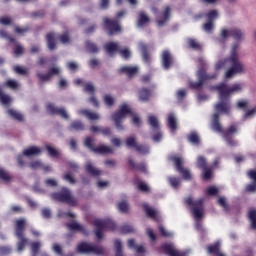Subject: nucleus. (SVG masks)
<instances>
[{"mask_svg":"<svg viewBox=\"0 0 256 256\" xmlns=\"http://www.w3.org/2000/svg\"><path fill=\"white\" fill-rule=\"evenodd\" d=\"M214 89L218 91L219 102L214 105L216 113L213 114L211 127L216 133H221L228 147H235L237 142L233 137L238 133L239 128H237V125L231 124L226 129H223V125L219 122V115H229L231 113V94L241 91L242 86L241 84H234L229 87L225 83H220L214 86Z\"/></svg>","mask_w":256,"mask_h":256,"instance_id":"1","label":"nucleus"},{"mask_svg":"<svg viewBox=\"0 0 256 256\" xmlns=\"http://www.w3.org/2000/svg\"><path fill=\"white\" fill-rule=\"evenodd\" d=\"M230 65V68L226 71V79H231L234 75L243 73V64L239 61V55L237 54V46H234L230 57L224 61H220L216 64V69H222L223 66Z\"/></svg>","mask_w":256,"mask_h":256,"instance_id":"2","label":"nucleus"},{"mask_svg":"<svg viewBox=\"0 0 256 256\" xmlns=\"http://www.w3.org/2000/svg\"><path fill=\"white\" fill-rule=\"evenodd\" d=\"M185 205L189 207L196 222V229L201 230L203 225L201 224V219L205 216V198L193 199V197L188 196L184 199Z\"/></svg>","mask_w":256,"mask_h":256,"instance_id":"3","label":"nucleus"},{"mask_svg":"<svg viewBox=\"0 0 256 256\" xmlns=\"http://www.w3.org/2000/svg\"><path fill=\"white\" fill-rule=\"evenodd\" d=\"M26 228H27V220H25V218H20L15 221V235L18 239L17 250L19 252L23 251L29 243V239L25 237Z\"/></svg>","mask_w":256,"mask_h":256,"instance_id":"4","label":"nucleus"},{"mask_svg":"<svg viewBox=\"0 0 256 256\" xmlns=\"http://www.w3.org/2000/svg\"><path fill=\"white\" fill-rule=\"evenodd\" d=\"M50 197L53 201H58V203H66L70 207H77V198L73 196V193L67 187H62L59 192H53Z\"/></svg>","mask_w":256,"mask_h":256,"instance_id":"5","label":"nucleus"},{"mask_svg":"<svg viewBox=\"0 0 256 256\" xmlns=\"http://www.w3.org/2000/svg\"><path fill=\"white\" fill-rule=\"evenodd\" d=\"M127 115H133L131 108L127 104L120 105L118 111L112 114V121H114L118 131H123V121Z\"/></svg>","mask_w":256,"mask_h":256,"instance_id":"6","label":"nucleus"},{"mask_svg":"<svg viewBox=\"0 0 256 256\" xmlns=\"http://www.w3.org/2000/svg\"><path fill=\"white\" fill-rule=\"evenodd\" d=\"M93 225L95 227V235L97 239H103V231H115L117 229V224L113 222V220H101V219H95L93 221Z\"/></svg>","mask_w":256,"mask_h":256,"instance_id":"7","label":"nucleus"},{"mask_svg":"<svg viewBox=\"0 0 256 256\" xmlns=\"http://www.w3.org/2000/svg\"><path fill=\"white\" fill-rule=\"evenodd\" d=\"M169 161H172V163H174V167L176 171L180 173V175L185 181H191V171L183 167V163H184L183 157L172 155L169 157Z\"/></svg>","mask_w":256,"mask_h":256,"instance_id":"8","label":"nucleus"},{"mask_svg":"<svg viewBox=\"0 0 256 256\" xmlns=\"http://www.w3.org/2000/svg\"><path fill=\"white\" fill-rule=\"evenodd\" d=\"M77 253H82L84 255H89V253H93L94 255H103L105 253V249L102 246H97L93 244H89L87 242H81L78 244Z\"/></svg>","mask_w":256,"mask_h":256,"instance_id":"9","label":"nucleus"},{"mask_svg":"<svg viewBox=\"0 0 256 256\" xmlns=\"http://www.w3.org/2000/svg\"><path fill=\"white\" fill-rule=\"evenodd\" d=\"M84 145L93 153H98L99 155H107L109 153H113V149L109 146L100 145L95 147V139L92 137H86L84 140Z\"/></svg>","mask_w":256,"mask_h":256,"instance_id":"10","label":"nucleus"},{"mask_svg":"<svg viewBox=\"0 0 256 256\" xmlns=\"http://www.w3.org/2000/svg\"><path fill=\"white\" fill-rule=\"evenodd\" d=\"M198 82H189L190 89H194L196 91H199L200 89H203V85H205V82L208 81V79H216L217 75L209 76L205 72V69L201 68L198 73Z\"/></svg>","mask_w":256,"mask_h":256,"instance_id":"11","label":"nucleus"},{"mask_svg":"<svg viewBox=\"0 0 256 256\" xmlns=\"http://www.w3.org/2000/svg\"><path fill=\"white\" fill-rule=\"evenodd\" d=\"M125 143L128 149H135L140 155L149 154V147L145 144L137 143V138L135 136L127 137Z\"/></svg>","mask_w":256,"mask_h":256,"instance_id":"12","label":"nucleus"},{"mask_svg":"<svg viewBox=\"0 0 256 256\" xmlns=\"http://www.w3.org/2000/svg\"><path fill=\"white\" fill-rule=\"evenodd\" d=\"M104 29L108 35L113 36L117 35V33H121V25H119L118 20H113L111 18L105 17L103 19Z\"/></svg>","mask_w":256,"mask_h":256,"instance_id":"13","label":"nucleus"},{"mask_svg":"<svg viewBox=\"0 0 256 256\" xmlns=\"http://www.w3.org/2000/svg\"><path fill=\"white\" fill-rule=\"evenodd\" d=\"M0 37H2V39H7L10 43H14L13 53L15 57H21V55L25 53V48L18 42H15V38L9 35L7 31L0 30Z\"/></svg>","mask_w":256,"mask_h":256,"instance_id":"14","label":"nucleus"},{"mask_svg":"<svg viewBox=\"0 0 256 256\" xmlns=\"http://www.w3.org/2000/svg\"><path fill=\"white\" fill-rule=\"evenodd\" d=\"M46 110L50 115H59L62 119H69V114H67L65 108H57L53 103H48Z\"/></svg>","mask_w":256,"mask_h":256,"instance_id":"15","label":"nucleus"},{"mask_svg":"<svg viewBox=\"0 0 256 256\" xmlns=\"http://www.w3.org/2000/svg\"><path fill=\"white\" fill-rule=\"evenodd\" d=\"M61 73V70L58 67H51L48 70L47 74H43L41 72H38L36 74V77L39 79L41 83H45V81H50L53 76L59 75Z\"/></svg>","mask_w":256,"mask_h":256,"instance_id":"16","label":"nucleus"},{"mask_svg":"<svg viewBox=\"0 0 256 256\" xmlns=\"http://www.w3.org/2000/svg\"><path fill=\"white\" fill-rule=\"evenodd\" d=\"M161 249L168 256H187V253L177 250L173 244H162Z\"/></svg>","mask_w":256,"mask_h":256,"instance_id":"17","label":"nucleus"},{"mask_svg":"<svg viewBox=\"0 0 256 256\" xmlns=\"http://www.w3.org/2000/svg\"><path fill=\"white\" fill-rule=\"evenodd\" d=\"M229 36L233 37V39H235L236 41H241L243 39V31L237 28H233L231 30H222L221 37H223V39H227V37Z\"/></svg>","mask_w":256,"mask_h":256,"instance_id":"18","label":"nucleus"},{"mask_svg":"<svg viewBox=\"0 0 256 256\" xmlns=\"http://www.w3.org/2000/svg\"><path fill=\"white\" fill-rule=\"evenodd\" d=\"M162 67L165 69H171V65H173V55L169 50H164L162 52Z\"/></svg>","mask_w":256,"mask_h":256,"instance_id":"19","label":"nucleus"},{"mask_svg":"<svg viewBox=\"0 0 256 256\" xmlns=\"http://www.w3.org/2000/svg\"><path fill=\"white\" fill-rule=\"evenodd\" d=\"M119 75H127V77H135L137 73H139V68L137 66H122L118 69Z\"/></svg>","mask_w":256,"mask_h":256,"instance_id":"20","label":"nucleus"},{"mask_svg":"<svg viewBox=\"0 0 256 256\" xmlns=\"http://www.w3.org/2000/svg\"><path fill=\"white\" fill-rule=\"evenodd\" d=\"M151 97H153V92L150 89L143 87L138 90V98L142 103H147Z\"/></svg>","mask_w":256,"mask_h":256,"instance_id":"21","label":"nucleus"},{"mask_svg":"<svg viewBox=\"0 0 256 256\" xmlns=\"http://www.w3.org/2000/svg\"><path fill=\"white\" fill-rule=\"evenodd\" d=\"M127 163L130 166V169L140 171L141 173H147V165L144 162L137 164L133 158H128Z\"/></svg>","mask_w":256,"mask_h":256,"instance_id":"22","label":"nucleus"},{"mask_svg":"<svg viewBox=\"0 0 256 256\" xmlns=\"http://www.w3.org/2000/svg\"><path fill=\"white\" fill-rule=\"evenodd\" d=\"M57 36L54 32L46 34V43L49 51H55L57 49Z\"/></svg>","mask_w":256,"mask_h":256,"instance_id":"23","label":"nucleus"},{"mask_svg":"<svg viewBox=\"0 0 256 256\" xmlns=\"http://www.w3.org/2000/svg\"><path fill=\"white\" fill-rule=\"evenodd\" d=\"M169 17H171V7L167 6L157 20L158 27H163L169 21Z\"/></svg>","mask_w":256,"mask_h":256,"instance_id":"24","label":"nucleus"},{"mask_svg":"<svg viewBox=\"0 0 256 256\" xmlns=\"http://www.w3.org/2000/svg\"><path fill=\"white\" fill-rule=\"evenodd\" d=\"M248 177L253 181V183L246 185V191H248V193H255V191H256V171L255 170L248 171Z\"/></svg>","mask_w":256,"mask_h":256,"instance_id":"25","label":"nucleus"},{"mask_svg":"<svg viewBox=\"0 0 256 256\" xmlns=\"http://www.w3.org/2000/svg\"><path fill=\"white\" fill-rule=\"evenodd\" d=\"M104 50L110 57H113V55L119 51V44L116 42H107L104 45Z\"/></svg>","mask_w":256,"mask_h":256,"instance_id":"26","label":"nucleus"},{"mask_svg":"<svg viewBox=\"0 0 256 256\" xmlns=\"http://www.w3.org/2000/svg\"><path fill=\"white\" fill-rule=\"evenodd\" d=\"M207 251L210 255L225 256V254L221 252V244H219V242L207 246Z\"/></svg>","mask_w":256,"mask_h":256,"instance_id":"27","label":"nucleus"},{"mask_svg":"<svg viewBox=\"0 0 256 256\" xmlns=\"http://www.w3.org/2000/svg\"><path fill=\"white\" fill-rule=\"evenodd\" d=\"M139 49L141 50L144 63H151V55H149V48L147 47V44L141 42L139 44Z\"/></svg>","mask_w":256,"mask_h":256,"instance_id":"28","label":"nucleus"},{"mask_svg":"<svg viewBox=\"0 0 256 256\" xmlns=\"http://www.w3.org/2000/svg\"><path fill=\"white\" fill-rule=\"evenodd\" d=\"M78 115H83L84 117H86V119H89L90 121H97V119H99V114L91 112L87 109L78 110Z\"/></svg>","mask_w":256,"mask_h":256,"instance_id":"29","label":"nucleus"},{"mask_svg":"<svg viewBox=\"0 0 256 256\" xmlns=\"http://www.w3.org/2000/svg\"><path fill=\"white\" fill-rule=\"evenodd\" d=\"M69 131H84L85 124L81 120H74L68 127Z\"/></svg>","mask_w":256,"mask_h":256,"instance_id":"30","label":"nucleus"},{"mask_svg":"<svg viewBox=\"0 0 256 256\" xmlns=\"http://www.w3.org/2000/svg\"><path fill=\"white\" fill-rule=\"evenodd\" d=\"M23 155H25V157H33L35 155H41V148L36 146H30L23 151Z\"/></svg>","mask_w":256,"mask_h":256,"instance_id":"31","label":"nucleus"},{"mask_svg":"<svg viewBox=\"0 0 256 256\" xmlns=\"http://www.w3.org/2000/svg\"><path fill=\"white\" fill-rule=\"evenodd\" d=\"M85 169H86V173H88L89 175H92V177H99L103 173V171L95 168L91 163H87L85 166Z\"/></svg>","mask_w":256,"mask_h":256,"instance_id":"32","label":"nucleus"},{"mask_svg":"<svg viewBox=\"0 0 256 256\" xmlns=\"http://www.w3.org/2000/svg\"><path fill=\"white\" fill-rule=\"evenodd\" d=\"M148 124L150 125L151 129H153V131L161 130V126L159 125V119H157V117L154 115L148 116Z\"/></svg>","mask_w":256,"mask_h":256,"instance_id":"33","label":"nucleus"},{"mask_svg":"<svg viewBox=\"0 0 256 256\" xmlns=\"http://www.w3.org/2000/svg\"><path fill=\"white\" fill-rule=\"evenodd\" d=\"M167 125L170 131H177V118H175V114L171 113L168 115Z\"/></svg>","mask_w":256,"mask_h":256,"instance_id":"34","label":"nucleus"},{"mask_svg":"<svg viewBox=\"0 0 256 256\" xmlns=\"http://www.w3.org/2000/svg\"><path fill=\"white\" fill-rule=\"evenodd\" d=\"M66 227L69 231H80L81 233H85V227L77 222L68 223L66 224Z\"/></svg>","mask_w":256,"mask_h":256,"instance_id":"35","label":"nucleus"},{"mask_svg":"<svg viewBox=\"0 0 256 256\" xmlns=\"http://www.w3.org/2000/svg\"><path fill=\"white\" fill-rule=\"evenodd\" d=\"M143 209L150 219H157V211L150 207L148 204H143Z\"/></svg>","mask_w":256,"mask_h":256,"instance_id":"36","label":"nucleus"},{"mask_svg":"<svg viewBox=\"0 0 256 256\" xmlns=\"http://www.w3.org/2000/svg\"><path fill=\"white\" fill-rule=\"evenodd\" d=\"M149 21V16L145 12L139 13V18L137 22L138 27H145V25H147Z\"/></svg>","mask_w":256,"mask_h":256,"instance_id":"37","label":"nucleus"},{"mask_svg":"<svg viewBox=\"0 0 256 256\" xmlns=\"http://www.w3.org/2000/svg\"><path fill=\"white\" fill-rule=\"evenodd\" d=\"M187 139L189 143H192V145H200L201 139L199 138V134L197 132H191L188 136Z\"/></svg>","mask_w":256,"mask_h":256,"instance_id":"38","label":"nucleus"},{"mask_svg":"<svg viewBox=\"0 0 256 256\" xmlns=\"http://www.w3.org/2000/svg\"><path fill=\"white\" fill-rule=\"evenodd\" d=\"M187 43L188 47H190V49H193L194 51H201L202 49L201 44L193 38H189L187 40Z\"/></svg>","mask_w":256,"mask_h":256,"instance_id":"39","label":"nucleus"},{"mask_svg":"<svg viewBox=\"0 0 256 256\" xmlns=\"http://www.w3.org/2000/svg\"><path fill=\"white\" fill-rule=\"evenodd\" d=\"M3 86L7 87L8 89H12L13 91H17V89H19V82L13 79H9L6 80Z\"/></svg>","mask_w":256,"mask_h":256,"instance_id":"40","label":"nucleus"},{"mask_svg":"<svg viewBox=\"0 0 256 256\" xmlns=\"http://www.w3.org/2000/svg\"><path fill=\"white\" fill-rule=\"evenodd\" d=\"M196 165H197L198 169H201L202 171L204 169H207V167H209V165H207V159H205V157H203V156H199L197 158Z\"/></svg>","mask_w":256,"mask_h":256,"instance_id":"41","label":"nucleus"},{"mask_svg":"<svg viewBox=\"0 0 256 256\" xmlns=\"http://www.w3.org/2000/svg\"><path fill=\"white\" fill-rule=\"evenodd\" d=\"M30 249H31L32 256L39 255V251L41 249V242H32L30 244Z\"/></svg>","mask_w":256,"mask_h":256,"instance_id":"42","label":"nucleus"},{"mask_svg":"<svg viewBox=\"0 0 256 256\" xmlns=\"http://www.w3.org/2000/svg\"><path fill=\"white\" fill-rule=\"evenodd\" d=\"M114 247H115V256H124L123 255V244L121 243V240H115L114 241Z\"/></svg>","mask_w":256,"mask_h":256,"instance_id":"43","label":"nucleus"},{"mask_svg":"<svg viewBox=\"0 0 256 256\" xmlns=\"http://www.w3.org/2000/svg\"><path fill=\"white\" fill-rule=\"evenodd\" d=\"M7 113L10 115V117H12V119H15L16 121H23V114L17 112L16 110L8 109Z\"/></svg>","mask_w":256,"mask_h":256,"instance_id":"44","label":"nucleus"},{"mask_svg":"<svg viewBox=\"0 0 256 256\" xmlns=\"http://www.w3.org/2000/svg\"><path fill=\"white\" fill-rule=\"evenodd\" d=\"M202 174V177L204 179V181H209V179H211V177H213V167L208 166L207 168H205Z\"/></svg>","mask_w":256,"mask_h":256,"instance_id":"45","label":"nucleus"},{"mask_svg":"<svg viewBox=\"0 0 256 256\" xmlns=\"http://www.w3.org/2000/svg\"><path fill=\"white\" fill-rule=\"evenodd\" d=\"M0 101L2 105H9L11 103V96L4 94L1 88H0Z\"/></svg>","mask_w":256,"mask_h":256,"instance_id":"46","label":"nucleus"},{"mask_svg":"<svg viewBox=\"0 0 256 256\" xmlns=\"http://www.w3.org/2000/svg\"><path fill=\"white\" fill-rule=\"evenodd\" d=\"M0 179L1 181H5V183H9L11 181V175L5 169L0 167Z\"/></svg>","mask_w":256,"mask_h":256,"instance_id":"47","label":"nucleus"},{"mask_svg":"<svg viewBox=\"0 0 256 256\" xmlns=\"http://www.w3.org/2000/svg\"><path fill=\"white\" fill-rule=\"evenodd\" d=\"M58 39L63 45L71 43V36H69V32H64L58 37Z\"/></svg>","mask_w":256,"mask_h":256,"instance_id":"48","label":"nucleus"},{"mask_svg":"<svg viewBox=\"0 0 256 256\" xmlns=\"http://www.w3.org/2000/svg\"><path fill=\"white\" fill-rule=\"evenodd\" d=\"M103 100L107 107H113L115 105V98L109 94L104 95Z\"/></svg>","mask_w":256,"mask_h":256,"instance_id":"49","label":"nucleus"},{"mask_svg":"<svg viewBox=\"0 0 256 256\" xmlns=\"http://www.w3.org/2000/svg\"><path fill=\"white\" fill-rule=\"evenodd\" d=\"M168 182L174 189H177L181 185V180L178 177L171 176L168 178Z\"/></svg>","mask_w":256,"mask_h":256,"instance_id":"50","label":"nucleus"},{"mask_svg":"<svg viewBox=\"0 0 256 256\" xmlns=\"http://www.w3.org/2000/svg\"><path fill=\"white\" fill-rule=\"evenodd\" d=\"M252 229L256 231V210H250L248 215Z\"/></svg>","mask_w":256,"mask_h":256,"instance_id":"51","label":"nucleus"},{"mask_svg":"<svg viewBox=\"0 0 256 256\" xmlns=\"http://www.w3.org/2000/svg\"><path fill=\"white\" fill-rule=\"evenodd\" d=\"M117 207L121 213H127V211H129V203H127L126 201L119 202L117 204Z\"/></svg>","mask_w":256,"mask_h":256,"instance_id":"52","label":"nucleus"},{"mask_svg":"<svg viewBox=\"0 0 256 256\" xmlns=\"http://www.w3.org/2000/svg\"><path fill=\"white\" fill-rule=\"evenodd\" d=\"M86 49H87V51H89V53H98L99 52V48L93 42H86Z\"/></svg>","mask_w":256,"mask_h":256,"instance_id":"53","label":"nucleus"},{"mask_svg":"<svg viewBox=\"0 0 256 256\" xmlns=\"http://www.w3.org/2000/svg\"><path fill=\"white\" fill-rule=\"evenodd\" d=\"M64 181H67V183H70V185H75L77 183V180H75V177H73V174L71 172L66 173L63 176Z\"/></svg>","mask_w":256,"mask_h":256,"instance_id":"54","label":"nucleus"},{"mask_svg":"<svg viewBox=\"0 0 256 256\" xmlns=\"http://www.w3.org/2000/svg\"><path fill=\"white\" fill-rule=\"evenodd\" d=\"M46 150L50 157H59V150L53 148L51 145H46Z\"/></svg>","mask_w":256,"mask_h":256,"instance_id":"55","label":"nucleus"},{"mask_svg":"<svg viewBox=\"0 0 256 256\" xmlns=\"http://www.w3.org/2000/svg\"><path fill=\"white\" fill-rule=\"evenodd\" d=\"M206 17H207L208 21L213 23V21H215V19H217V17H219V13H217V10H210L206 14Z\"/></svg>","mask_w":256,"mask_h":256,"instance_id":"56","label":"nucleus"},{"mask_svg":"<svg viewBox=\"0 0 256 256\" xmlns=\"http://www.w3.org/2000/svg\"><path fill=\"white\" fill-rule=\"evenodd\" d=\"M120 232L123 234L135 233V228L132 225H123L120 227Z\"/></svg>","mask_w":256,"mask_h":256,"instance_id":"57","label":"nucleus"},{"mask_svg":"<svg viewBox=\"0 0 256 256\" xmlns=\"http://www.w3.org/2000/svg\"><path fill=\"white\" fill-rule=\"evenodd\" d=\"M137 188L139 191H142V193H150L151 188L145 182H139L137 185Z\"/></svg>","mask_w":256,"mask_h":256,"instance_id":"58","label":"nucleus"},{"mask_svg":"<svg viewBox=\"0 0 256 256\" xmlns=\"http://www.w3.org/2000/svg\"><path fill=\"white\" fill-rule=\"evenodd\" d=\"M218 205H220V207H223L224 211H229V204H227V200L225 199V197H220L218 199Z\"/></svg>","mask_w":256,"mask_h":256,"instance_id":"59","label":"nucleus"},{"mask_svg":"<svg viewBox=\"0 0 256 256\" xmlns=\"http://www.w3.org/2000/svg\"><path fill=\"white\" fill-rule=\"evenodd\" d=\"M118 53L121 55L123 59H129L131 57V51L129 49H118Z\"/></svg>","mask_w":256,"mask_h":256,"instance_id":"60","label":"nucleus"},{"mask_svg":"<svg viewBox=\"0 0 256 256\" xmlns=\"http://www.w3.org/2000/svg\"><path fill=\"white\" fill-rule=\"evenodd\" d=\"M219 193V189L215 186H210L206 190V195H210L211 197L217 195Z\"/></svg>","mask_w":256,"mask_h":256,"instance_id":"61","label":"nucleus"},{"mask_svg":"<svg viewBox=\"0 0 256 256\" xmlns=\"http://www.w3.org/2000/svg\"><path fill=\"white\" fill-rule=\"evenodd\" d=\"M15 73H17L18 75H28L29 72L27 71V69L21 67V66H16L14 68Z\"/></svg>","mask_w":256,"mask_h":256,"instance_id":"62","label":"nucleus"},{"mask_svg":"<svg viewBox=\"0 0 256 256\" xmlns=\"http://www.w3.org/2000/svg\"><path fill=\"white\" fill-rule=\"evenodd\" d=\"M203 29L206 33H211L213 31V22L209 21L203 24Z\"/></svg>","mask_w":256,"mask_h":256,"instance_id":"63","label":"nucleus"},{"mask_svg":"<svg viewBox=\"0 0 256 256\" xmlns=\"http://www.w3.org/2000/svg\"><path fill=\"white\" fill-rule=\"evenodd\" d=\"M11 254V248L8 246H2L0 247V255L5 256Z\"/></svg>","mask_w":256,"mask_h":256,"instance_id":"64","label":"nucleus"}]
</instances>
